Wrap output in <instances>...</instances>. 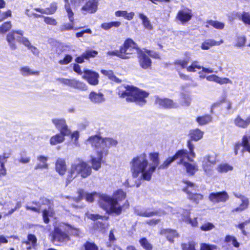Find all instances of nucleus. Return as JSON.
I'll use <instances>...</instances> for the list:
<instances>
[{
    "label": "nucleus",
    "mask_w": 250,
    "mask_h": 250,
    "mask_svg": "<svg viewBox=\"0 0 250 250\" xmlns=\"http://www.w3.org/2000/svg\"><path fill=\"white\" fill-rule=\"evenodd\" d=\"M113 197L106 195H102L100 199V207L108 213H115L117 215H120L123 210L129 208V203L126 200L122 206H118V202L125 200L126 198V193L122 189L115 191Z\"/></svg>",
    "instance_id": "nucleus-1"
},
{
    "label": "nucleus",
    "mask_w": 250,
    "mask_h": 250,
    "mask_svg": "<svg viewBox=\"0 0 250 250\" xmlns=\"http://www.w3.org/2000/svg\"><path fill=\"white\" fill-rule=\"evenodd\" d=\"M118 96L125 99L127 103H135L140 106L145 105L147 103V98L149 92L137 87L130 85L122 84L117 88Z\"/></svg>",
    "instance_id": "nucleus-2"
},
{
    "label": "nucleus",
    "mask_w": 250,
    "mask_h": 250,
    "mask_svg": "<svg viewBox=\"0 0 250 250\" xmlns=\"http://www.w3.org/2000/svg\"><path fill=\"white\" fill-rule=\"evenodd\" d=\"M141 48L132 39L128 38L124 42L118 50L108 51L106 54L110 56H116L126 60L135 56Z\"/></svg>",
    "instance_id": "nucleus-3"
},
{
    "label": "nucleus",
    "mask_w": 250,
    "mask_h": 250,
    "mask_svg": "<svg viewBox=\"0 0 250 250\" xmlns=\"http://www.w3.org/2000/svg\"><path fill=\"white\" fill-rule=\"evenodd\" d=\"M87 141L96 151V153L101 151L104 154V156L107 155L110 147L115 146L118 144L117 140L110 137L103 138L100 134L89 137Z\"/></svg>",
    "instance_id": "nucleus-4"
},
{
    "label": "nucleus",
    "mask_w": 250,
    "mask_h": 250,
    "mask_svg": "<svg viewBox=\"0 0 250 250\" xmlns=\"http://www.w3.org/2000/svg\"><path fill=\"white\" fill-rule=\"evenodd\" d=\"M64 227H66L69 229H75L71 225L66 223H62L59 226L54 227L50 233L51 240L57 246H61L70 240V237L68 233L63 231L61 229Z\"/></svg>",
    "instance_id": "nucleus-5"
},
{
    "label": "nucleus",
    "mask_w": 250,
    "mask_h": 250,
    "mask_svg": "<svg viewBox=\"0 0 250 250\" xmlns=\"http://www.w3.org/2000/svg\"><path fill=\"white\" fill-rule=\"evenodd\" d=\"M23 33L24 32L21 30H13L7 34L6 40L11 50H14L17 49L16 41L22 43L27 48L30 46L31 43L27 38L23 37Z\"/></svg>",
    "instance_id": "nucleus-6"
},
{
    "label": "nucleus",
    "mask_w": 250,
    "mask_h": 250,
    "mask_svg": "<svg viewBox=\"0 0 250 250\" xmlns=\"http://www.w3.org/2000/svg\"><path fill=\"white\" fill-rule=\"evenodd\" d=\"M130 164L131 171L132 176L134 177H137L140 173H142V178L145 180L144 173L147 170H146V169L148 165V161L146 159V154L143 153L134 157L131 160Z\"/></svg>",
    "instance_id": "nucleus-7"
},
{
    "label": "nucleus",
    "mask_w": 250,
    "mask_h": 250,
    "mask_svg": "<svg viewBox=\"0 0 250 250\" xmlns=\"http://www.w3.org/2000/svg\"><path fill=\"white\" fill-rule=\"evenodd\" d=\"M182 183L186 184V186L182 188V191L186 193L188 196V199L192 203L198 205L204 199V195L201 193H192L188 190V188H194L195 184L187 180H183Z\"/></svg>",
    "instance_id": "nucleus-8"
},
{
    "label": "nucleus",
    "mask_w": 250,
    "mask_h": 250,
    "mask_svg": "<svg viewBox=\"0 0 250 250\" xmlns=\"http://www.w3.org/2000/svg\"><path fill=\"white\" fill-rule=\"evenodd\" d=\"M148 156L152 164L150 165L148 169L144 173V178L145 180L146 181H150L151 180L152 174L157 168L158 169V167L160 166L159 152H151L149 153Z\"/></svg>",
    "instance_id": "nucleus-9"
},
{
    "label": "nucleus",
    "mask_w": 250,
    "mask_h": 250,
    "mask_svg": "<svg viewBox=\"0 0 250 250\" xmlns=\"http://www.w3.org/2000/svg\"><path fill=\"white\" fill-rule=\"evenodd\" d=\"M76 165L77 169V174L80 175L82 178H87L91 174L92 167L86 162L80 160Z\"/></svg>",
    "instance_id": "nucleus-10"
},
{
    "label": "nucleus",
    "mask_w": 250,
    "mask_h": 250,
    "mask_svg": "<svg viewBox=\"0 0 250 250\" xmlns=\"http://www.w3.org/2000/svg\"><path fill=\"white\" fill-rule=\"evenodd\" d=\"M155 104L165 109L177 108L179 107L178 104L172 100L167 98H161L158 96L155 98Z\"/></svg>",
    "instance_id": "nucleus-11"
},
{
    "label": "nucleus",
    "mask_w": 250,
    "mask_h": 250,
    "mask_svg": "<svg viewBox=\"0 0 250 250\" xmlns=\"http://www.w3.org/2000/svg\"><path fill=\"white\" fill-rule=\"evenodd\" d=\"M83 78L92 85H96L99 83V75L94 71L88 69H84L83 71Z\"/></svg>",
    "instance_id": "nucleus-12"
},
{
    "label": "nucleus",
    "mask_w": 250,
    "mask_h": 250,
    "mask_svg": "<svg viewBox=\"0 0 250 250\" xmlns=\"http://www.w3.org/2000/svg\"><path fill=\"white\" fill-rule=\"evenodd\" d=\"M137 54L139 64L142 68L146 69L151 66L152 61L145 52L141 49Z\"/></svg>",
    "instance_id": "nucleus-13"
},
{
    "label": "nucleus",
    "mask_w": 250,
    "mask_h": 250,
    "mask_svg": "<svg viewBox=\"0 0 250 250\" xmlns=\"http://www.w3.org/2000/svg\"><path fill=\"white\" fill-rule=\"evenodd\" d=\"M229 198L226 191L211 192L208 195L209 200L213 203H225Z\"/></svg>",
    "instance_id": "nucleus-14"
},
{
    "label": "nucleus",
    "mask_w": 250,
    "mask_h": 250,
    "mask_svg": "<svg viewBox=\"0 0 250 250\" xmlns=\"http://www.w3.org/2000/svg\"><path fill=\"white\" fill-rule=\"evenodd\" d=\"M192 16L193 14L191 9L186 8L179 10L175 18L182 24H184L189 21L192 19Z\"/></svg>",
    "instance_id": "nucleus-15"
},
{
    "label": "nucleus",
    "mask_w": 250,
    "mask_h": 250,
    "mask_svg": "<svg viewBox=\"0 0 250 250\" xmlns=\"http://www.w3.org/2000/svg\"><path fill=\"white\" fill-rule=\"evenodd\" d=\"M57 80L64 85L75 89H82L85 86L83 83L75 79L58 78Z\"/></svg>",
    "instance_id": "nucleus-16"
},
{
    "label": "nucleus",
    "mask_w": 250,
    "mask_h": 250,
    "mask_svg": "<svg viewBox=\"0 0 250 250\" xmlns=\"http://www.w3.org/2000/svg\"><path fill=\"white\" fill-rule=\"evenodd\" d=\"M98 54V52L96 50L87 49L80 56L77 57L75 59V62L77 63H82L84 62V60H89L90 58H95Z\"/></svg>",
    "instance_id": "nucleus-17"
},
{
    "label": "nucleus",
    "mask_w": 250,
    "mask_h": 250,
    "mask_svg": "<svg viewBox=\"0 0 250 250\" xmlns=\"http://www.w3.org/2000/svg\"><path fill=\"white\" fill-rule=\"evenodd\" d=\"M159 234L165 237L170 243H173L174 239L179 237L177 230L170 228L161 229Z\"/></svg>",
    "instance_id": "nucleus-18"
},
{
    "label": "nucleus",
    "mask_w": 250,
    "mask_h": 250,
    "mask_svg": "<svg viewBox=\"0 0 250 250\" xmlns=\"http://www.w3.org/2000/svg\"><path fill=\"white\" fill-rule=\"evenodd\" d=\"M98 5V0H89L81 8V10L84 12V14H93L97 10Z\"/></svg>",
    "instance_id": "nucleus-19"
},
{
    "label": "nucleus",
    "mask_w": 250,
    "mask_h": 250,
    "mask_svg": "<svg viewBox=\"0 0 250 250\" xmlns=\"http://www.w3.org/2000/svg\"><path fill=\"white\" fill-rule=\"evenodd\" d=\"M52 122L55 125L56 128L60 131V133L70 134V131L68 129L66 121L64 119H53Z\"/></svg>",
    "instance_id": "nucleus-20"
},
{
    "label": "nucleus",
    "mask_w": 250,
    "mask_h": 250,
    "mask_svg": "<svg viewBox=\"0 0 250 250\" xmlns=\"http://www.w3.org/2000/svg\"><path fill=\"white\" fill-rule=\"evenodd\" d=\"M175 160L179 159L178 162L179 164L183 165L185 161H184L185 158H187L188 160L190 162H193V160L190 158L188 155V152L186 149H179L176 152L175 154L173 155Z\"/></svg>",
    "instance_id": "nucleus-21"
},
{
    "label": "nucleus",
    "mask_w": 250,
    "mask_h": 250,
    "mask_svg": "<svg viewBox=\"0 0 250 250\" xmlns=\"http://www.w3.org/2000/svg\"><path fill=\"white\" fill-rule=\"evenodd\" d=\"M98 157L96 158L93 156H91L90 162L92 165L91 167L95 170H98L101 167L102 161L103 156L104 154L103 152L99 151L98 153H96Z\"/></svg>",
    "instance_id": "nucleus-22"
},
{
    "label": "nucleus",
    "mask_w": 250,
    "mask_h": 250,
    "mask_svg": "<svg viewBox=\"0 0 250 250\" xmlns=\"http://www.w3.org/2000/svg\"><path fill=\"white\" fill-rule=\"evenodd\" d=\"M55 170L61 176L64 175L67 170V166L64 159L58 158L55 163Z\"/></svg>",
    "instance_id": "nucleus-23"
},
{
    "label": "nucleus",
    "mask_w": 250,
    "mask_h": 250,
    "mask_svg": "<svg viewBox=\"0 0 250 250\" xmlns=\"http://www.w3.org/2000/svg\"><path fill=\"white\" fill-rule=\"evenodd\" d=\"M38 239L35 235L33 234H28L27 236V240L22 241V244L28 246L26 248L27 250H30L32 248L35 249L37 246Z\"/></svg>",
    "instance_id": "nucleus-24"
},
{
    "label": "nucleus",
    "mask_w": 250,
    "mask_h": 250,
    "mask_svg": "<svg viewBox=\"0 0 250 250\" xmlns=\"http://www.w3.org/2000/svg\"><path fill=\"white\" fill-rule=\"evenodd\" d=\"M234 124L237 127L241 128H247L250 125V115L246 119L237 115L234 119Z\"/></svg>",
    "instance_id": "nucleus-25"
},
{
    "label": "nucleus",
    "mask_w": 250,
    "mask_h": 250,
    "mask_svg": "<svg viewBox=\"0 0 250 250\" xmlns=\"http://www.w3.org/2000/svg\"><path fill=\"white\" fill-rule=\"evenodd\" d=\"M209 155L206 156L204 157V161L203 163V168L206 172H209L212 170L214 166L216 164V160L211 159Z\"/></svg>",
    "instance_id": "nucleus-26"
},
{
    "label": "nucleus",
    "mask_w": 250,
    "mask_h": 250,
    "mask_svg": "<svg viewBox=\"0 0 250 250\" xmlns=\"http://www.w3.org/2000/svg\"><path fill=\"white\" fill-rule=\"evenodd\" d=\"M101 73L104 76L107 77L108 79L112 83H121L122 80L118 78L112 70H106L104 69L101 70Z\"/></svg>",
    "instance_id": "nucleus-27"
},
{
    "label": "nucleus",
    "mask_w": 250,
    "mask_h": 250,
    "mask_svg": "<svg viewBox=\"0 0 250 250\" xmlns=\"http://www.w3.org/2000/svg\"><path fill=\"white\" fill-rule=\"evenodd\" d=\"M204 135V132L199 128L191 129L188 133L189 139L192 141L197 142L201 139Z\"/></svg>",
    "instance_id": "nucleus-28"
},
{
    "label": "nucleus",
    "mask_w": 250,
    "mask_h": 250,
    "mask_svg": "<svg viewBox=\"0 0 250 250\" xmlns=\"http://www.w3.org/2000/svg\"><path fill=\"white\" fill-rule=\"evenodd\" d=\"M90 101L95 104H100L104 102L105 100L104 95L102 93H96L94 91H91L88 96Z\"/></svg>",
    "instance_id": "nucleus-29"
},
{
    "label": "nucleus",
    "mask_w": 250,
    "mask_h": 250,
    "mask_svg": "<svg viewBox=\"0 0 250 250\" xmlns=\"http://www.w3.org/2000/svg\"><path fill=\"white\" fill-rule=\"evenodd\" d=\"M69 134L60 133L52 136L50 139V144L52 146L62 143L65 140V136L69 135Z\"/></svg>",
    "instance_id": "nucleus-30"
},
{
    "label": "nucleus",
    "mask_w": 250,
    "mask_h": 250,
    "mask_svg": "<svg viewBox=\"0 0 250 250\" xmlns=\"http://www.w3.org/2000/svg\"><path fill=\"white\" fill-rule=\"evenodd\" d=\"M199 125L203 126L211 123L212 121V117L208 114L197 116L195 119Z\"/></svg>",
    "instance_id": "nucleus-31"
},
{
    "label": "nucleus",
    "mask_w": 250,
    "mask_h": 250,
    "mask_svg": "<svg viewBox=\"0 0 250 250\" xmlns=\"http://www.w3.org/2000/svg\"><path fill=\"white\" fill-rule=\"evenodd\" d=\"M57 9V5L56 2H52L50 4L49 7L46 9H41L40 8H35V10L42 14L52 15L54 14Z\"/></svg>",
    "instance_id": "nucleus-32"
},
{
    "label": "nucleus",
    "mask_w": 250,
    "mask_h": 250,
    "mask_svg": "<svg viewBox=\"0 0 250 250\" xmlns=\"http://www.w3.org/2000/svg\"><path fill=\"white\" fill-rule=\"evenodd\" d=\"M77 169L76 164L71 165V168L68 170L66 180V185L70 184L72 180L77 176Z\"/></svg>",
    "instance_id": "nucleus-33"
},
{
    "label": "nucleus",
    "mask_w": 250,
    "mask_h": 250,
    "mask_svg": "<svg viewBox=\"0 0 250 250\" xmlns=\"http://www.w3.org/2000/svg\"><path fill=\"white\" fill-rule=\"evenodd\" d=\"M42 219L44 223L48 224L50 222L49 217H53L55 212L53 208H49L48 209H44L42 211Z\"/></svg>",
    "instance_id": "nucleus-34"
},
{
    "label": "nucleus",
    "mask_w": 250,
    "mask_h": 250,
    "mask_svg": "<svg viewBox=\"0 0 250 250\" xmlns=\"http://www.w3.org/2000/svg\"><path fill=\"white\" fill-rule=\"evenodd\" d=\"M222 42V40H221L220 42H217L212 39H208L202 43L201 48L203 50H208L210 47L219 45Z\"/></svg>",
    "instance_id": "nucleus-35"
},
{
    "label": "nucleus",
    "mask_w": 250,
    "mask_h": 250,
    "mask_svg": "<svg viewBox=\"0 0 250 250\" xmlns=\"http://www.w3.org/2000/svg\"><path fill=\"white\" fill-rule=\"evenodd\" d=\"M206 27L208 28L210 26L218 30H222L225 27L224 22L212 20H208L206 21Z\"/></svg>",
    "instance_id": "nucleus-36"
},
{
    "label": "nucleus",
    "mask_w": 250,
    "mask_h": 250,
    "mask_svg": "<svg viewBox=\"0 0 250 250\" xmlns=\"http://www.w3.org/2000/svg\"><path fill=\"white\" fill-rule=\"evenodd\" d=\"M115 15L117 17H123L125 19L130 21L133 19L135 14L133 12L128 13L126 10H118L115 12Z\"/></svg>",
    "instance_id": "nucleus-37"
},
{
    "label": "nucleus",
    "mask_w": 250,
    "mask_h": 250,
    "mask_svg": "<svg viewBox=\"0 0 250 250\" xmlns=\"http://www.w3.org/2000/svg\"><path fill=\"white\" fill-rule=\"evenodd\" d=\"M183 166L186 167V172L190 176L194 175L198 170L197 166L187 162L184 163Z\"/></svg>",
    "instance_id": "nucleus-38"
},
{
    "label": "nucleus",
    "mask_w": 250,
    "mask_h": 250,
    "mask_svg": "<svg viewBox=\"0 0 250 250\" xmlns=\"http://www.w3.org/2000/svg\"><path fill=\"white\" fill-rule=\"evenodd\" d=\"M191 99L188 94L182 93L180 94V104L183 106H189L190 104Z\"/></svg>",
    "instance_id": "nucleus-39"
},
{
    "label": "nucleus",
    "mask_w": 250,
    "mask_h": 250,
    "mask_svg": "<svg viewBox=\"0 0 250 250\" xmlns=\"http://www.w3.org/2000/svg\"><path fill=\"white\" fill-rule=\"evenodd\" d=\"M121 25V22L119 21H111L109 22H104L101 25V27L105 30H108L112 27H119Z\"/></svg>",
    "instance_id": "nucleus-40"
},
{
    "label": "nucleus",
    "mask_w": 250,
    "mask_h": 250,
    "mask_svg": "<svg viewBox=\"0 0 250 250\" xmlns=\"http://www.w3.org/2000/svg\"><path fill=\"white\" fill-rule=\"evenodd\" d=\"M65 2L64 4V8L67 12V16L69 19V20L70 22H74V13L71 9L70 4L69 2V0H64Z\"/></svg>",
    "instance_id": "nucleus-41"
},
{
    "label": "nucleus",
    "mask_w": 250,
    "mask_h": 250,
    "mask_svg": "<svg viewBox=\"0 0 250 250\" xmlns=\"http://www.w3.org/2000/svg\"><path fill=\"white\" fill-rule=\"evenodd\" d=\"M20 72L23 76L39 75L40 73L38 71H32L28 66L21 67L20 68Z\"/></svg>",
    "instance_id": "nucleus-42"
},
{
    "label": "nucleus",
    "mask_w": 250,
    "mask_h": 250,
    "mask_svg": "<svg viewBox=\"0 0 250 250\" xmlns=\"http://www.w3.org/2000/svg\"><path fill=\"white\" fill-rule=\"evenodd\" d=\"M190 57H187L183 60L177 59L174 61L173 64L174 65L179 66L182 69H187L188 64L190 61Z\"/></svg>",
    "instance_id": "nucleus-43"
},
{
    "label": "nucleus",
    "mask_w": 250,
    "mask_h": 250,
    "mask_svg": "<svg viewBox=\"0 0 250 250\" xmlns=\"http://www.w3.org/2000/svg\"><path fill=\"white\" fill-rule=\"evenodd\" d=\"M249 138L250 139V136L248 137L246 135H244L242 137L241 144L243 148L242 150V152L247 151L250 153V143L249 141Z\"/></svg>",
    "instance_id": "nucleus-44"
},
{
    "label": "nucleus",
    "mask_w": 250,
    "mask_h": 250,
    "mask_svg": "<svg viewBox=\"0 0 250 250\" xmlns=\"http://www.w3.org/2000/svg\"><path fill=\"white\" fill-rule=\"evenodd\" d=\"M38 160H39L40 162L42 163V165L38 164L35 166V168L36 169H42V168H47L48 167V165L46 163L47 161V158L44 156H39L37 158Z\"/></svg>",
    "instance_id": "nucleus-45"
},
{
    "label": "nucleus",
    "mask_w": 250,
    "mask_h": 250,
    "mask_svg": "<svg viewBox=\"0 0 250 250\" xmlns=\"http://www.w3.org/2000/svg\"><path fill=\"white\" fill-rule=\"evenodd\" d=\"M11 21H7L3 22L0 25V34H4L10 30L12 28Z\"/></svg>",
    "instance_id": "nucleus-46"
},
{
    "label": "nucleus",
    "mask_w": 250,
    "mask_h": 250,
    "mask_svg": "<svg viewBox=\"0 0 250 250\" xmlns=\"http://www.w3.org/2000/svg\"><path fill=\"white\" fill-rule=\"evenodd\" d=\"M140 245L145 250H152L153 246L146 237H142L139 240Z\"/></svg>",
    "instance_id": "nucleus-47"
},
{
    "label": "nucleus",
    "mask_w": 250,
    "mask_h": 250,
    "mask_svg": "<svg viewBox=\"0 0 250 250\" xmlns=\"http://www.w3.org/2000/svg\"><path fill=\"white\" fill-rule=\"evenodd\" d=\"M139 17L142 20V24L145 28L148 30H151L152 29V26L148 18L146 15L140 13L139 15Z\"/></svg>",
    "instance_id": "nucleus-48"
},
{
    "label": "nucleus",
    "mask_w": 250,
    "mask_h": 250,
    "mask_svg": "<svg viewBox=\"0 0 250 250\" xmlns=\"http://www.w3.org/2000/svg\"><path fill=\"white\" fill-rule=\"evenodd\" d=\"M233 169V167L228 164H221L218 166L217 170L219 173L227 172L231 171Z\"/></svg>",
    "instance_id": "nucleus-49"
},
{
    "label": "nucleus",
    "mask_w": 250,
    "mask_h": 250,
    "mask_svg": "<svg viewBox=\"0 0 250 250\" xmlns=\"http://www.w3.org/2000/svg\"><path fill=\"white\" fill-rule=\"evenodd\" d=\"M84 250H99L98 246L93 242L86 241L82 246Z\"/></svg>",
    "instance_id": "nucleus-50"
},
{
    "label": "nucleus",
    "mask_w": 250,
    "mask_h": 250,
    "mask_svg": "<svg viewBox=\"0 0 250 250\" xmlns=\"http://www.w3.org/2000/svg\"><path fill=\"white\" fill-rule=\"evenodd\" d=\"M175 160L173 156L168 157L163 162L162 164L158 167V170L164 169L167 168Z\"/></svg>",
    "instance_id": "nucleus-51"
},
{
    "label": "nucleus",
    "mask_w": 250,
    "mask_h": 250,
    "mask_svg": "<svg viewBox=\"0 0 250 250\" xmlns=\"http://www.w3.org/2000/svg\"><path fill=\"white\" fill-rule=\"evenodd\" d=\"M244 24L250 25V14L249 12L244 11L239 17Z\"/></svg>",
    "instance_id": "nucleus-52"
},
{
    "label": "nucleus",
    "mask_w": 250,
    "mask_h": 250,
    "mask_svg": "<svg viewBox=\"0 0 250 250\" xmlns=\"http://www.w3.org/2000/svg\"><path fill=\"white\" fill-rule=\"evenodd\" d=\"M197 61L193 62L191 64L187 67V71L189 72H194L196 69L200 70L202 69V66L197 64Z\"/></svg>",
    "instance_id": "nucleus-53"
},
{
    "label": "nucleus",
    "mask_w": 250,
    "mask_h": 250,
    "mask_svg": "<svg viewBox=\"0 0 250 250\" xmlns=\"http://www.w3.org/2000/svg\"><path fill=\"white\" fill-rule=\"evenodd\" d=\"M187 146L189 149L188 155L190 157L191 159L193 160V158L195 157V153L194 151V145L192 143L191 140H188L187 143Z\"/></svg>",
    "instance_id": "nucleus-54"
},
{
    "label": "nucleus",
    "mask_w": 250,
    "mask_h": 250,
    "mask_svg": "<svg viewBox=\"0 0 250 250\" xmlns=\"http://www.w3.org/2000/svg\"><path fill=\"white\" fill-rule=\"evenodd\" d=\"M72 57L70 54H66L64 58L59 61V63L61 65L67 64L72 61Z\"/></svg>",
    "instance_id": "nucleus-55"
},
{
    "label": "nucleus",
    "mask_w": 250,
    "mask_h": 250,
    "mask_svg": "<svg viewBox=\"0 0 250 250\" xmlns=\"http://www.w3.org/2000/svg\"><path fill=\"white\" fill-rule=\"evenodd\" d=\"M215 227L214 225L210 222H207L203 224L200 228L201 230L207 231L212 229Z\"/></svg>",
    "instance_id": "nucleus-56"
},
{
    "label": "nucleus",
    "mask_w": 250,
    "mask_h": 250,
    "mask_svg": "<svg viewBox=\"0 0 250 250\" xmlns=\"http://www.w3.org/2000/svg\"><path fill=\"white\" fill-rule=\"evenodd\" d=\"M43 21L47 25L55 26L57 24V21L56 19L50 17H43Z\"/></svg>",
    "instance_id": "nucleus-57"
},
{
    "label": "nucleus",
    "mask_w": 250,
    "mask_h": 250,
    "mask_svg": "<svg viewBox=\"0 0 250 250\" xmlns=\"http://www.w3.org/2000/svg\"><path fill=\"white\" fill-rule=\"evenodd\" d=\"M246 42V38L245 36H239L236 39L235 46L239 47L244 46Z\"/></svg>",
    "instance_id": "nucleus-58"
},
{
    "label": "nucleus",
    "mask_w": 250,
    "mask_h": 250,
    "mask_svg": "<svg viewBox=\"0 0 250 250\" xmlns=\"http://www.w3.org/2000/svg\"><path fill=\"white\" fill-rule=\"evenodd\" d=\"M12 16V12L11 10L8 9L4 12L0 11V22L4 21L5 19Z\"/></svg>",
    "instance_id": "nucleus-59"
},
{
    "label": "nucleus",
    "mask_w": 250,
    "mask_h": 250,
    "mask_svg": "<svg viewBox=\"0 0 250 250\" xmlns=\"http://www.w3.org/2000/svg\"><path fill=\"white\" fill-rule=\"evenodd\" d=\"M249 204L250 202L249 199L247 198H244L241 200V203L239 206V207L243 211L248 208Z\"/></svg>",
    "instance_id": "nucleus-60"
},
{
    "label": "nucleus",
    "mask_w": 250,
    "mask_h": 250,
    "mask_svg": "<svg viewBox=\"0 0 250 250\" xmlns=\"http://www.w3.org/2000/svg\"><path fill=\"white\" fill-rule=\"evenodd\" d=\"M216 249V246L215 245L202 243L200 245V250H214Z\"/></svg>",
    "instance_id": "nucleus-61"
},
{
    "label": "nucleus",
    "mask_w": 250,
    "mask_h": 250,
    "mask_svg": "<svg viewBox=\"0 0 250 250\" xmlns=\"http://www.w3.org/2000/svg\"><path fill=\"white\" fill-rule=\"evenodd\" d=\"M249 223H250V218L247 221L238 224L236 226V227L242 231V233L244 235H246V232L245 230V227Z\"/></svg>",
    "instance_id": "nucleus-62"
},
{
    "label": "nucleus",
    "mask_w": 250,
    "mask_h": 250,
    "mask_svg": "<svg viewBox=\"0 0 250 250\" xmlns=\"http://www.w3.org/2000/svg\"><path fill=\"white\" fill-rule=\"evenodd\" d=\"M71 23H66L62 24L60 27V30L61 31H65L71 30L73 29V22H70Z\"/></svg>",
    "instance_id": "nucleus-63"
},
{
    "label": "nucleus",
    "mask_w": 250,
    "mask_h": 250,
    "mask_svg": "<svg viewBox=\"0 0 250 250\" xmlns=\"http://www.w3.org/2000/svg\"><path fill=\"white\" fill-rule=\"evenodd\" d=\"M149 57L154 59H160V56L159 53L150 50L146 49L145 51Z\"/></svg>",
    "instance_id": "nucleus-64"
}]
</instances>
